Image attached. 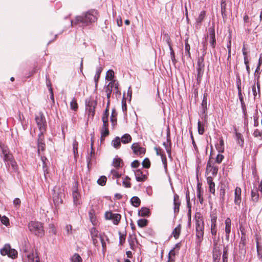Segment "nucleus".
I'll use <instances>...</instances> for the list:
<instances>
[{"label": "nucleus", "mask_w": 262, "mask_h": 262, "mask_svg": "<svg viewBox=\"0 0 262 262\" xmlns=\"http://www.w3.org/2000/svg\"><path fill=\"white\" fill-rule=\"evenodd\" d=\"M111 174L112 176V178L113 179L115 178H119L121 176V174L119 173V172L115 169L111 170Z\"/></svg>", "instance_id": "864d4df0"}, {"label": "nucleus", "mask_w": 262, "mask_h": 262, "mask_svg": "<svg viewBox=\"0 0 262 262\" xmlns=\"http://www.w3.org/2000/svg\"><path fill=\"white\" fill-rule=\"evenodd\" d=\"M41 159L43 163L42 167H43V172H44L45 178L46 180H47V174H48V172L47 171L46 161L47 160V159L45 157H43V156H41Z\"/></svg>", "instance_id": "72a5a7b5"}, {"label": "nucleus", "mask_w": 262, "mask_h": 262, "mask_svg": "<svg viewBox=\"0 0 262 262\" xmlns=\"http://www.w3.org/2000/svg\"><path fill=\"white\" fill-rule=\"evenodd\" d=\"M130 202L132 204L136 207L139 206L141 203L140 200L138 196L132 197L130 199Z\"/></svg>", "instance_id": "ea45409f"}, {"label": "nucleus", "mask_w": 262, "mask_h": 262, "mask_svg": "<svg viewBox=\"0 0 262 262\" xmlns=\"http://www.w3.org/2000/svg\"><path fill=\"white\" fill-rule=\"evenodd\" d=\"M143 167L148 168L150 166V162L148 158H145L142 162Z\"/></svg>", "instance_id": "69168bd1"}, {"label": "nucleus", "mask_w": 262, "mask_h": 262, "mask_svg": "<svg viewBox=\"0 0 262 262\" xmlns=\"http://www.w3.org/2000/svg\"><path fill=\"white\" fill-rule=\"evenodd\" d=\"M235 140L237 144L240 146L243 147L244 143V140L243 135L239 133H235Z\"/></svg>", "instance_id": "c85d7f7f"}, {"label": "nucleus", "mask_w": 262, "mask_h": 262, "mask_svg": "<svg viewBox=\"0 0 262 262\" xmlns=\"http://www.w3.org/2000/svg\"><path fill=\"white\" fill-rule=\"evenodd\" d=\"M23 262H40V258L36 252L34 254L33 252L29 253L27 248L24 249V253L22 255Z\"/></svg>", "instance_id": "39448f33"}, {"label": "nucleus", "mask_w": 262, "mask_h": 262, "mask_svg": "<svg viewBox=\"0 0 262 262\" xmlns=\"http://www.w3.org/2000/svg\"><path fill=\"white\" fill-rule=\"evenodd\" d=\"M96 105L97 102L95 100H90L86 103V110L88 112L89 117L91 116L92 118L94 117Z\"/></svg>", "instance_id": "9d476101"}, {"label": "nucleus", "mask_w": 262, "mask_h": 262, "mask_svg": "<svg viewBox=\"0 0 262 262\" xmlns=\"http://www.w3.org/2000/svg\"><path fill=\"white\" fill-rule=\"evenodd\" d=\"M194 218L196 241L200 243L201 242L204 236V220L202 215L200 213H195Z\"/></svg>", "instance_id": "f03ea898"}, {"label": "nucleus", "mask_w": 262, "mask_h": 262, "mask_svg": "<svg viewBox=\"0 0 262 262\" xmlns=\"http://www.w3.org/2000/svg\"><path fill=\"white\" fill-rule=\"evenodd\" d=\"M123 162L120 158H119L118 157H116L113 159L112 165L114 167L118 168L119 167H122L123 166Z\"/></svg>", "instance_id": "a878e982"}, {"label": "nucleus", "mask_w": 262, "mask_h": 262, "mask_svg": "<svg viewBox=\"0 0 262 262\" xmlns=\"http://www.w3.org/2000/svg\"><path fill=\"white\" fill-rule=\"evenodd\" d=\"M218 171V168L216 166L212 165L211 162L209 161L207 164L206 172L211 173L213 176H215Z\"/></svg>", "instance_id": "a211bd4d"}, {"label": "nucleus", "mask_w": 262, "mask_h": 262, "mask_svg": "<svg viewBox=\"0 0 262 262\" xmlns=\"http://www.w3.org/2000/svg\"><path fill=\"white\" fill-rule=\"evenodd\" d=\"M49 232L50 234H55L56 230L54 225L52 224H49Z\"/></svg>", "instance_id": "e2e57ef3"}, {"label": "nucleus", "mask_w": 262, "mask_h": 262, "mask_svg": "<svg viewBox=\"0 0 262 262\" xmlns=\"http://www.w3.org/2000/svg\"><path fill=\"white\" fill-rule=\"evenodd\" d=\"M78 182L75 181L74 185L73 188L72 195L73 198V202L75 205L80 204L81 203L80 201V195L78 191Z\"/></svg>", "instance_id": "1a4fd4ad"}, {"label": "nucleus", "mask_w": 262, "mask_h": 262, "mask_svg": "<svg viewBox=\"0 0 262 262\" xmlns=\"http://www.w3.org/2000/svg\"><path fill=\"white\" fill-rule=\"evenodd\" d=\"M246 240L245 235L244 234H242L241 236V241L239 243V246L242 247V249L245 251V245H246Z\"/></svg>", "instance_id": "8fccbe9b"}, {"label": "nucleus", "mask_w": 262, "mask_h": 262, "mask_svg": "<svg viewBox=\"0 0 262 262\" xmlns=\"http://www.w3.org/2000/svg\"><path fill=\"white\" fill-rule=\"evenodd\" d=\"M30 231L36 236H42L44 234V230L42 224L38 222H30L28 225Z\"/></svg>", "instance_id": "7ed1b4c3"}, {"label": "nucleus", "mask_w": 262, "mask_h": 262, "mask_svg": "<svg viewBox=\"0 0 262 262\" xmlns=\"http://www.w3.org/2000/svg\"><path fill=\"white\" fill-rule=\"evenodd\" d=\"M190 46L189 44L188 43L187 41H185V53L187 54V55L188 56V57H190Z\"/></svg>", "instance_id": "052dcab7"}, {"label": "nucleus", "mask_w": 262, "mask_h": 262, "mask_svg": "<svg viewBox=\"0 0 262 262\" xmlns=\"http://www.w3.org/2000/svg\"><path fill=\"white\" fill-rule=\"evenodd\" d=\"M0 148L2 150V153L0 154L1 157H3V160L5 163L6 167L9 166V162L13 159L12 155L7 146L4 145L0 144Z\"/></svg>", "instance_id": "0eeeda50"}, {"label": "nucleus", "mask_w": 262, "mask_h": 262, "mask_svg": "<svg viewBox=\"0 0 262 262\" xmlns=\"http://www.w3.org/2000/svg\"><path fill=\"white\" fill-rule=\"evenodd\" d=\"M198 129L199 134L203 135L204 133V125L199 121L198 122Z\"/></svg>", "instance_id": "4d7b16f0"}, {"label": "nucleus", "mask_w": 262, "mask_h": 262, "mask_svg": "<svg viewBox=\"0 0 262 262\" xmlns=\"http://www.w3.org/2000/svg\"><path fill=\"white\" fill-rule=\"evenodd\" d=\"M173 204L174 213L179 212L180 205V201L179 200V197L177 194H175L174 195Z\"/></svg>", "instance_id": "5701e85b"}, {"label": "nucleus", "mask_w": 262, "mask_h": 262, "mask_svg": "<svg viewBox=\"0 0 262 262\" xmlns=\"http://www.w3.org/2000/svg\"><path fill=\"white\" fill-rule=\"evenodd\" d=\"M90 233L92 239L95 237L99 238V236H103L101 234L98 233V230L95 228H92L90 230Z\"/></svg>", "instance_id": "e433bc0d"}, {"label": "nucleus", "mask_w": 262, "mask_h": 262, "mask_svg": "<svg viewBox=\"0 0 262 262\" xmlns=\"http://www.w3.org/2000/svg\"><path fill=\"white\" fill-rule=\"evenodd\" d=\"M63 196L64 198L65 195L63 193L60 192L57 195H55L53 197V201L55 204V205L57 206H59L60 204H62L63 203V200L62 199V197Z\"/></svg>", "instance_id": "aec40b11"}, {"label": "nucleus", "mask_w": 262, "mask_h": 262, "mask_svg": "<svg viewBox=\"0 0 262 262\" xmlns=\"http://www.w3.org/2000/svg\"><path fill=\"white\" fill-rule=\"evenodd\" d=\"M121 140L119 137H117L112 141V146L115 148H119L121 145Z\"/></svg>", "instance_id": "c9c22d12"}, {"label": "nucleus", "mask_w": 262, "mask_h": 262, "mask_svg": "<svg viewBox=\"0 0 262 262\" xmlns=\"http://www.w3.org/2000/svg\"><path fill=\"white\" fill-rule=\"evenodd\" d=\"M35 120L40 133L44 134L46 130L47 122L42 112H39L35 115Z\"/></svg>", "instance_id": "20e7f679"}, {"label": "nucleus", "mask_w": 262, "mask_h": 262, "mask_svg": "<svg viewBox=\"0 0 262 262\" xmlns=\"http://www.w3.org/2000/svg\"><path fill=\"white\" fill-rule=\"evenodd\" d=\"M97 18V11L94 10H91L80 16H76L74 20H71V24L72 26L78 25L82 27H85L96 21Z\"/></svg>", "instance_id": "f257e3e1"}, {"label": "nucleus", "mask_w": 262, "mask_h": 262, "mask_svg": "<svg viewBox=\"0 0 262 262\" xmlns=\"http://www.w3.org/2000/svg\"><path fill=\"white\" fill-rule=\"evenodd\" d=\"M107 178L105 176H101L98 180L97 183L101 186H104L105 185Z\"/></svg>", "instance_id": "5fc2aeb1"}, {"label": "nucleus", "mask_w": 262, "mask_h": 262, "mask_svg": "<svg viewBox=\"0 0 262 262\" xmlns=\"http://www.w3.org/2000/svg\"><path fill=\"white\" fill-rule=\"evenodd\" d=\"M166 41H167V43L168 44V46L169 48V50H170V56H174V51L172 48V47L171 46V44H170V39L169 37H167V39H166Z\"/></svg>", "instance_id": "0e129e2a"}, {"label": "nucleus", "mask_w": 262, "mask_h": 262, "mask_svg": "<svg viewBox=\"0 0 262 262\" xmlns=\"http://www.w3.org/2000/svg\"><path fill=\"white\" fill-rule=\"evenodd\" d=\"M241 193H242L241 189L238 187H236L235 189V191H234V203L236 205H239V204L241 203V201H242Z\"/></svg>", "instance_id": "2eb2a0df"}, {"label": "nucleus", "mask_w": 262, "mask_h": 262, "mask_svg": "<svg viewBox=\"0 0 262 262\" xmlns=\"http://www.w3.org/2000/svg\"><path fill=\"white\" fill-rule=\"evenodd\" d=\"M118 82L116 80H112L108 84L106 88V92L108 91H113L114 88L117 87V83Z\"/></svg>", "instance_id": "7c9ffc66"}, {"label": "nucleus", "mask_w": 262, "mask_h": 262, "mask_svg": "<svg viewBox=\"0 0 262 262\" xmlns=\"http://www.w3.org/2000/svg\"><path fill=\"white\" fill-rule=\"evenodd\" d=\"M120 140L123 143L126 144L131 141L132 137L129 134H126L121 137Z\"/></svg>", "instance_id": "a19ab883"}, {"label": "nucleus", "mask_w": 262, "mask_h": 262, "mask_svg": "<svg viewBox=\"0 0 262 262\" xmlns=\"http://www.w3.org/2000/svg\"><path fill=\"white\" fill-rule=\"evenodd\" d=\"M224 158V156L223 155L219 153L216 157L215 162L218 164L221 163L222 162Z\"/></svg>", "instance_id": "774afa93"}, {"label": "nucleus", "mask_w": 262, "mask_h": 262, "mask_svg": "<svg viewBox=\"0 0 262 262\" xmlns=\"http://www.w3.org/2000/svg\"><path fill=\"white\" fill-rule=\"evenodd\" d=\"M223 262H228V248L224 247L222 256Z\"/></svg>", "instance_id": "09e8293b"}, {"label": "nucleus", "mask_w": 262, "mask_h": 262, "mask_svg": "<svg viewBox=\"0 0 262 262\" xmlns=\"http://www.w3.org/2000/svg\"><path fill=\"white\" fill-rule=\"evenodd\" d=\"M216 148L219 153H222L224 151V142L222 138L219 140V143L215 145Z\"/></svg>", "instance_id": "bb28decb"}, {"label": "nucleus", "mask_w": 262, "mask_h": 262, "mask_svg": "<svg viewBox=\"0 0 262 262\" xmlns=\"http://www.w3.org/2000/svg\"><path fill=\"white\" fill-rule=\"evenodd\" d=\"M72 262H82V259L81 256L77 253H75L70 258Z\"/></svg>", "instance_id": "37998d69"}, {"label": "nucleus", "mask_w": 262, "mask_h": 262, "mask_svg": "<svg viewBox=\"0 0 262 262\" xmlns=\"http://www.w3.org/2000/svg\"><path fill=\"white\" fill-rule=\"evenodd\" d=\"M108 122H105L103 123V125L101 130V137H106L109 134V131L108 129Z\"/></svg>", "instance_id": "393cba45"}, {"label": "nucleus", "mask_w": 262, "mask_h": 262, "mask_svg": "<svg viewBox=\"0 0 262 262\" xmlns=\"http://www.w3.org/2000/svg\"><path fill=\"white\" fill-rule=\"evenodd\" d=\"M9 163H10L9 165L10 164L11 165L13 171L16 172L17 171L18 168H17V163L15 161V160L14 159V158L12 160H11V161L9 162Z\"/></svg>", "instance_id": "bf43d9fd"}, {"label": "nucleus", "mask_w": 262, "mask_h": 262, "mask_svg": "<svg viewBox=\"0 0 262 262\" xmlns=\"http://www.w3.org/2000/svg\"><path fill=\"white\" fill-rule=\"evenodd\" d=\"M225 233L226 239L228 241L229 240L230 233L231 232V221L228 217L225 220Z\"/></svg>", "instance_id": "dca6fc26"}, {"label": "nucleus", "mask_w": 262, "mask_h": 262, "mask_svg": "<svg viewBox=\"0 0 262 262\" xmlns=\"http://www.w3.org/2000/svg\"><path fill=\"white\" fill-rule=\"evenodd\" d=\"M251 196L252 202L256 203L258 201L259 199V195L257 187H254L251 190Z\"/></svg>", "instance_id": "6ab92c4d"}, {"label": "nucleus", "mask_w": 262, "mask_h": 262, "mask_svg": "<svg viewBox=\"0 0 262 262\" xmlns=\"http://www.w3.org/2000/svg\"><path fill=\"white\" fill-rule=\"evenodd\" d=\"M70 109L76 112L78 108V105L77 101L75 98H73L70 103Z\"/></svg>", "instance_id": "473e14b6"}, {"label": "nucleus", "mask_w": 262, "mask_h": 262, "mask_svg": "<svg viewBox=\"0 0 262 262\" xmlns=\"http://www.w3.org/2000/svg\"><path fill=\"white\" fill-rule=\"evenodd\" d=\"M105 217L107 220L113 221L115 225H118L121 219V215L118 213H113L112 212H106L105 214Z\"/></svg>", "instance_id": "9b49d317"}, {"label": "nucleus", "mask_w": 262, "mask_h": 262, "mask_svg": "<svg viewBox=\"0 0 262 262\" xmlns=\"http://www.w3.org/2000/svg\"><path fill=\"white\" fill-rule=\"evenodd\" d=\"M132 149L134 153L137 155H140L145 152V149L141 147L138 143H133L132 145Z\"/></svg>", "instance_id": "4468645a"}, {"label": "nucleus", "mask_w": 262, "mask_h": 262, "mask_svg": "<svg viewBox=\"0 0 262 262\" xmlns=\"http://www.w3.org/2000/svg\"><path fill=\"white\" fill-rule=\"evenodd\" d=\"M0 148L2 150V153L0 154L1 157H3V160L5 163L6 167L9 166V162L13 159L12 155L7 146L4 145L0 144Z\"/></svg>", "instance_id": "423d86ee"}, {"label": "nucleus", "mask_w": 262, "mask_h": 262, "mask_svg": "<svg viewBox=\"0 0 262 262\" xmlns=\"http://www.w3.org/2000/svg\"><path fill=\"white\" fill-rule=\"evenodd\" d=\"M252 94L254 96V98H259L260 97V82L259 81V76H258L256 82L252 86Z\"/></svg>", "instance_id": "f8f14e48"}, {"label": "nucleus", "mask_w": 262, "mask_h": 262, "mask_svg": "<svg viewBox=\"0 0 262 262\" xmlns=\"http://www.w3.org/2000/svg\"><path fill=\"white\" fill-rule=\"evenodd\" d=\"M227 0H221V10L223 18L224 19L227 17L226 5Z\"/></svg>", "instance_id": "4be33fe9"}, {"label": "nucleus", "mask_w": 262, "mask_h": 262, "mask_svg": "<svg viewBox=\"0 0 262 262\" xmlns=\"http://www.w3.org/2000/svg\"><path fill=\"white\" fill-rule=\"evenodd\" d=\"M209 43L212 48H214L216 45V39L215 36V30L213 27L209 28Z\"/></svg>", "instance_id": "ddd939ff"}, {"label": "nucleus", "mask_w": 262, "mask_h": 262, "mask_svg": "<svg viewBox=\"0 0 262 262\" xmlns=\"http://www.w3.org/2000/svg\"><path fill=\"white\" fill-rule=\"evenodd\" d=\"M237 88H238V96H239V99L241 102L243 108L244 109V106H245L244 103V99H243V96L242 94L240 86L238 85Z\"/></svg>", "instance_id": "680f3d73"}, {"label": "nucleus", "mask_w": 262, "mask_h": 262, "mask_svg": "<svg viewBox=\"0 0 262 262\" xmlns=\"http://www.w3.org/2000/svg\"><path fill=\"white\" fill-rule=\"evenodd\" d=\"M149 213L150 211L148 208L146 207H142L139 211L138 214L139 215L141 216H146L149 215Z\"/></svg>", "instance_id": "2f4dec72"}, {"label": "nucleus", "mask_w": 262, "mask_h": 262, "mask_svg": "<svg viewBox=\"0 0 262 262\" xmlns=\"http://www.w3.org/2000/svg\"><path fill=\"white\" fill-rule=\"evenodd\" d=\"M181 233V225L177 226L173 230L172 234L176 239H177Z\"/></svg>", "instance_id": "58836bf2"}, {"label": "nucleus", "mask_w": 262, "mask_h": 262, "mask_svg": "<svg viewBox=\"0 0 262 262\" xmlns=\"http://www.w3.org/2000/svg\"><path fill=\"white\" fill-rule=\"evenodd\" d=\"M207 93H204L203 96V99L202 102V107L203 111V113L205 114V112L207 109Z\"/></svg>", "instance_id": "c756f323"}, {"label": "nucleus", "mask_w": 262, "mask_h": 262, "mask_svg": "<svg viewBox=\"0 0 262 262\" xmlns=\"http://www.w3.org/2000/svg\"><path fill=\"white\" fill-rule=\"evenodd\" d=\"M207 182L209 185V191L214 194L215 189V184L213 181V179L211 176H208L207 178Z\"/></svg>", "instance_id": "412c9836"}, {"label": "nucleus", "mask_w": 262, "mask_h": 262, "mask_svg": "<svg viewBox=\"0 0 262 262\" xmlns=\"http://www.w3.org/2000/svg\"><path fill=\"white\" fill-rule=\"evenodd\" d=\"M134 173L136 177V180L138 182H143L145 181L147 178L146 175L143 173L141 169L135 170Z\"/></svg>", "instance_id": "f3484780"}, {"label": "nucleus", "mask_w": 262, "mask_h": 262, "mask_svg": "<svg viewBox=\"0 0 262 262\" xmlns=\"http://www.w3.org/2000/svg\"><path fill=\"white\" fill-rule=\"evenodd\" d=\"M0 221H1L2 224L5 225L6 226H8V225H9V220L6 216L4 215L2 217L1 216Z\"/></svg>", "instance_id": "13d9d810"}, {"label": "nucleus", "mask_w": 262, "mask_h": 262, "mask_svg": "<svg viewBox=\"0 0 262 262\" xmlns=\"http://www.w3.org/2000/svg\"><path fill=\"white\" fill-rule=\"evenodd\" d=\"M253 136L255 138H258L260 140H262V129H255L253 132Z\"/></svg>", "instance_id": "49530a36"}, {"label": "nucleus", "mask_w": 262, "mask_h": 262, "mask_svg": "<svg viewBox=\"0 0 262 262\" xmlns=\"http://www.w3.org/2000/svg\"><path fill=\"white\" fill-rule=\"evenodd\" d=\"M123 185L126 188L130 187V178L126 176L123 181Z\"/></svg>", "instance_id": "603ef678"}, {"label": "nucleus", "mask_w": 262, "mask_h": 262, "mask_svg": "<svg viewBox=\"0 0 262 262\" xmlns=\"http://www.w3.org/2000/svg\"><path fill=\"white\" fill-rule=\"evenodd\" d=\"M11 246L9 244H6L2 248L0 249V253L3 256L7 255L10 251Z\"/></svg>", "instance_id": "b1692460"}, {"label": "nucleus", "mask_w": 262, "mask_h": 262, "mask_svg": "<svg viewBox=\"0 0 262 262\" xmlns=\"http://www.w3.org/2000/svg\"><path fill=\"white\" fill-rule=\"evenodd\" d=\"M114 76V72L112 70H109L106 74L105 78L107 80L112 81Z\"/></svg>", "instance_id": "de8ad7c7"}, {"label": "nucleus", "mask_w": 262, "mask_h": 262, "mask_svg": "<svg viewBox=\"0 0 262 262\" xmlns=\"http://www.w3.org/2000/svg\"><path fill=\"white\" fill-rule=\"evenodd\" d=\"M205 15H206V12L205 11H202L200 12V13L196 20V22L198 24H201L202 22V21L203 20V19L205 17Z\"/></svg>", "instance_id": "c03bdc74"}, {"label": "nucleus", "mask_w": 262, "mask_h": 262, "mask_svg": "<svg viewBox=\"0 0 262 262\" xmlns=\"http://www.w3.org/2000/svg\"><path fill=\"white\" fill-rule=\"evenodd\" d=\"M138 225L140 227H145L147 224V220L146 219H140L138 221Z\"/></svg>", "instance_id": "6e6d98bb"}, {"label": "nucleus", "mask_w": 262, "mask_h": 262, "mask_svg": "<svg viewBox=\"0 0 262 262\" xmlns=\"http://www.w3.org/2000/svg\"><path fill=\"white\" fill-rule=\"evenodd\" d=\"M117 113L115 109H113L112 111V115L111 117V121L112 125L114 126L117 123Z\"/></svg>", "instance_id": "f704fd0d"}, {"label": "nucleus", "mask_w": 262, "mask_h": 262, "mask_svg": "<svg viewBox=\"0 0 262 262\" xmlns=\"http://www.w3.org/2000/svg\"><path fill=\"white\" fill-rule=\"evenodd\" d=\"M102 69H103L101 65H99L96 68V74L94 76V80L95 82L96 86H97V83H98V80L99 79L100 74L102 71Z\"/></svg>", "instance_id": "cd10ccee"}, {"label": "nucleus", "mask_w": 262, "mask_h": 262, "mask_svg": "<svg viewBox=\"0 0 262 262\" xmlns=\"http://www.w3.org/2000/svg\"><path fill=\"white\" fill-rule=\"evenodd\" d=\"M7 256L12 259H15L17 257L18 252L16 250L11 247L10 251Z\"/></svg>", "instance_id": "4c0bfd02"}, {"label": "nucleus", "mask_w": 262, "mask_h": 262, "mask_svg": "<svg viewBox=\"0 0 262 262\" xmlns=\"http://www.w3.org/2000/svg\"><path fill=\"white\" fill-rule=\"evenodd\" d=\"M37 152L40 156V151H43L46 148V144L44 141V136L42 133H39L37 139Z\"/></svg>", "instance_id": "6e6552de"}, {"label": "nucleus", "mask_w": 262, "mask_h": 262, "mask_svg": "<svg viewBox=\"0 0 262 262\" xmlns=\"http://www.w3.org/2000/svg\"><path fill=\"white\" fill-rule=\"evenodd\" d=\"M78 142L75 140L73 143V150L75 158H76V155H78Z\"/></svg>", "instance_id": "3c124183"}, {"label": "nucleus", "mask_w": 262, "mask_h": 262, "mask_svg": "<svg viewBox=\"0 0 262 262\" xmlns=\"http://www.w3.org/2000/svg\"><path fill=\"white\" fill-rule=\"evenodd\" d=\"M108 115H109L108 108V106H107L105 111L103 113V116L102 118L103 123L108 122Z\"/></svg>", "instance_id": "a18cd8bd"}, {"label": "nucleus", "mask_w": 262, "mask_h": 262, "mask_svg": "<svg viewBox=\"0 0 262 262\" xmlns=\"http://www.w3.org/2000/svg\"><path fill=\"white\" fill-rule=\"evenodd\" d=\"M128 242L129 243L130 248L134 250L135 248L136 244L137 242L136 238L135 237L130 236L128 239Z\"/></svg>", "instance_id": "79ce46f5"}, {"label": "nucleus", "mask_w": 262, "mask_h": 262, "mask_svg": "<svg viewBox=\"0 0 262 262\" xmlns=\"http://www.w3.org/2000/svg\"><path fill=\"white\" fill-rule=\"evenodd\" d=\"M217 229L216 224H211V233L213 236L216 235Z\"/></svg>", "instance_id": "338daca9"}]
</instances>
